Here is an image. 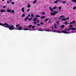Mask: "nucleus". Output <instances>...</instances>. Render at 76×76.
Listing matches in <instances>:
<instances>
[{
    "label": "nucleus",
    "instance_id": "obj_1",
    "mask_svg": "<svg viewBox=\"0 0 76 76\" xmlns=\"http://www.w3.org/2000/svg\"><path fill=\"white\" fill-rule=\"evenodd\" d=\"M73 26L70 25L69 27L70 28L69 29H65L64 31L62 30V32L66 34H70V33H76V31H75L76 30V28H73Z\"/></svg>",
    "mask_w": 76,
    "mask_h": 76
},
{
    "label": "nucleus",
    "instance_id": "obj_2",
    "mask_svg": "<svg viewBox=\"0 0 76 76\" xmlns=\"http://www.w3.org/2000/svg\"><path fill=\"white\" fill-rule=\"evenodd\" d=\"M0 25L1 26H3L4 27H5V28H9L10 30H13V29H16V30H19V28H15V27L13 25H12L11 26L8 25V24L7 23H5L4 24H2L0 23Z\"/></svg>",
    "mask_w": 76,
    "mask_h": 76
},
{
    "label": "nucleus",
    "instance_id": "obj_3",
    "mask_svg": "<svg viewBox=\"0 0 76 76\" xmlns=\"http://www.w3.org/2000/svg\"><path fill=\"white\" fill-rule=\"evenodd\" d=\"M51 30H50L49 29H47L45 30V31L48 32H50V31L52 32H56V30H54V27L53 26H52L51 28Z\"/></svg>",
    "mask_w": 76,
    "mask_h": 76
},
{
    "label": "nucleus",
    "instance_id": "obj_4",
    "mask_svg": "<svg viewBox=\"0 0 76 76\" xmlns=\"http://www.w3.org/2000/svg\"><path fill=\"white\" fill-rule=\"evenodd\" d=\"M56 13H58V12L56 11H54L53 12L51 13V15L53 16H54L55 15H56Z\"/></svg>",
    "mask_w": 76,
    "mask_h": 76
},
{
    "label": "nucleus",
    "instance_id": "obj_5",
    "mask_svg": "<svg viewBox=\"0 0 76 76\" xmlns=\"http://www.w3.org/2000/svg\"><path fill=\"white\" fill-rule=\"evenodd\" d=\"M53 28L54 30H55L56 32V30H54V28H55V29H57V25L56 24H55L54 25V28L53 27Z\"/></svg>",
    "mask_w": 76,
    "mask_h": 76
},
{
    "label": "nucleus",
    "instance_id": "obj_6",
    "mask_svg": "<svg viewBox=\"0 0 76 76\" xmlns=\"http://www.w3.org/2000/svg\"><path fill=\"white\" fill-rule=\"evenodd\" d=\"M38 31H44V29L41 28H39L38 29Z\"/></svg>",
    "mask_w": 76,
    "mask_h": 76
},
{
    "label": "nucleus",
    "instance_id": "obj_7",
    "mask_svg": "<svg viewBox=\"0 0 76 76\" xmlns=\"http://www.w3.org/2000/svg\"><path fill=\"white\" fill-rule=\"evenodd\" d=\"M19 30H22L23 28L21 26H20L18 27Z\"/></svg>",
    "mask_w": 76,
    "mask_h": 76
},
{
    "label": "nucleus",
    "instance_id": "obj_8",
    "mask_svg": "<svg viewBox=\"0 0 76 76\" xmlns=\"http://www.w3.org/2000/svg\"><path fill=\"white\" fill-rule=\"evenodd\" d=\"M29 18L27 16L26 18H25L24 20L25 21H26Z\"/></svg>",
    "mask_w": 76,
    "mask_h": 76
},
{
    "label": "nucleus",
    "instance_id": "obj_9",
    "mask_svg": "<svg viewBox=\"0 0 76 76\" xmlns=\"http://www.w3.org/2000/svg\"><path fill=\"white\" fill-rule=\"evenodd\" d=\"M32 27V26L31 25H30L28 26V28L29 29H31Z\"/></svg>",
    "mask_w": 76,
    "mask_h": 76
},
{
    "label": "nucleus",
    "instance_id": "obj_10",
    "mask_svg": "<svg viewBox=\"0 0 76 76\" xmlns=\"http://www.w3.org/2000/svg\"><path fill=\"white\" fill-rule=\"evenodd\" d=\"M64 16H60V18H58V19H61V18H64Z\"/></svg>",
    "mask_w": 76,
    "mask_h": 76
},
{
    "label": "nucleus",
    "instance_id": "obj_11",
    "mask_svg": "<svg viewBox=\"0 0 76 76\" xmlns=\"http://www.w3.org/2000/svg\"><path fill=\"white\" fill-rule=\"evenodd\" d=\"M49 9L50 10V12H53V10L50 7H49Z\"/></svg>",
    "mask_w": 76,
    "mask_h": 76
},
{
    "label": "nucleus",
    "instance_id": "obj_12",
    "mask_svg": "<svg viewBox=\"0 0 76 76\" xmlns=\"http://www.w3.org/2000/svg\"><path fill=\"white\" fill-rule=\"evenodd\" d=\"M64 23L65 25H67V24H69V23L67 21H66V22H65Z\"/></svg>",
    "mask_w": 76,
    "mask_h": 76
},
{
    "label": "nucleus",
    "instance_id": "obj_13",
    "mask_svg": "<svg viewBox=\"0 0 76 76\" xmlns=\"http://www.w3.org/2000/svg\"><path fill=\"white\" fill-rule=\"evenodd\" d=\"M24 8H22L21 10L23 12H24Z\"/></svg>",
    "mask_w": 76,
    "mask_h": 76
},
{
    "label": "nucleus",
    "instance_id": "obj_14",
    "mask_svg": "<svg viewBox=\"0 0 76 76\" xmlns=\"http://www.w3.org/2000/svg\"><path fill=\"white\" fill-rule=\"evenodd\" d=\"M31 7V5L29 4H28L27 5V8H29Z\"/></svg>",
    "mask_w": 76,
    "mask_h": 76
},
{
    "label": "nucleus",
    "instance_id": "obj_15",
    "mask_svg": "<svg viewBox=\"0 0 76 76\" xmlns=\"http://www.w3.org/2000/svg\"><path fill=\"white\" fill-rule=\"evenodd\" d=\"M20 25V24H17L15 26V27L16 28H18Z\"/></svg>",
    "mask_w": 76,
    "mask_h": 76
},
{
    "label": "nucleus",
    "instance_id": "obj_16",
    "mask_svg": "<svg viewBox=\"0 0 76 76\" xmlns=\"http://www.w3.org/2000/svg\"><path fill=\"white\" fill-rule=\"evenodd\" d=\"M57 2H58V0H56L54 1V3H55V4H57Z\"/></svg>",
    "mask_w": 76,
    "mask_h": 76
},
{
    "label": "nucleus",
    "instance_id": "obj_17",
    "mask_svg": "<svg viewBox=\"0 0 76 76\" xmlns=\"http://www.w3.org/2000/svg\"><path fill=\"white\" fill-rule=\"evenodd\" d=\"M0 12H5V11L3 10H1L0 11Z\"/></svg>",
    "mask_w": 76,
    "mask_h": 76
},
{
    "label": "nucleus",
    "instance_id": "obj_18",
    "mask_svg": "<svg viewBox=\"0 0 76 76\" xmlns=\"http://www.w3.org/2000/svg\"><path fill=\"white\" fill-rule=\"evenodd\" d=\"M37 2V1L36 0H34V1L33 2V3L34 4H35V3H36Z\"/></svg>",
    "mask_w": 76,
    "mask_h": 76
},
{
    "label": "nucleus",
    "instance_id": "obj_19",
    "mask_svg": "<svg viewBox=\"0 0 76 76\" xmlns=\"http://www.w3.org/2000/svg\"><path fill=\"white\" fill-rule=\"evenodd\" d=\"M36 17L37 18H39V17H40V16L38 15H36Z\"/></svg>",
    "mask_w": 76,
    "mask_h": 76
},
{
    "label": "nucleus",
    "instance_id": "obj_20",
    "mask_svg": "<svg viewBox=\"0 0 76 76\" xmlns=\"http://www.w3.org/2000/svg\"><path fill=\"white\" fill-rule=\"evenodd\" d=\"M56 32H57V33H59V34H61V31H60L59 30H58Z\"/></svg>",
    "mask_w": 76,
    "mask_h": 76
},
{
    "label": "nucleus",
    "instance_id": "obj_21",
    "mask_svg": "<svg viewBox=\"0 0 76 76\" xmlns=\"http://www.w3.org/2000/svg\"><path fill=\"white\" fill-rule=\"evenodd\" d=\"M7 12H11V10L10 9H7Z\"/></svg>",
    "mask_w": 76,
    "mask_h": 76
},
{
    "label": "nucleus",
    "instance_id": "obj_22",
    "mask_svg": "<svg viewBox=\"0 0 76 76\" xmlns=\"http://www.w3.org/2000/svg\"><path fill=\"white\" fill-rule=\"evenodd\" d=\"M37 18H35L34 19H33V21H34V22H35V21L36 20H37Z\"/></svg>",
    "mask_w": 76,
    "mask_h": 76
},
{
    "label": "nucleus",
    "instance_id": "obj_23",
    "mask_svg": "<svg viewBox=\"0 0 76 76\" xmlns=\"http://www.w3.org/2000/svg\"><path fill=\"white\" fill-rule=\"evenodd\" d=\"M49 20V18H47L45 20H44V21H45V22H46V21H47V20Z\"/></svg>",
    "mask_w": 76,
    "mask_h": 76
},
{
    "label": "nucleus",
    "instance_id": "obj_24",
    "mask_svg": "<svg viewBox=\"0 0 76 76\" xmlns=\"http://www.w3.org/2000/svg\"><path fill=\"white\" fill-rule=\"evenodd\" d=\"M44 18H45V17L44 16H42V17L40 18V19H44Z\"/></svg>",
    "mask_w": 76,
    "mask_h": 76
},
{
    "label": "nucleus",
    "instance_id": "obj_25",
    "mask_svg": "<svg viewBox=\"0 0 76 76\" xmlns=\"http://www.w3.org/2000/svg\"><path fill=\"white\" fill-rule=\"evenodd\" d=\"M75 23V21H73L72 22L70 23V25H72V23Z\"/></svg>",
    "mask_w": 76,
    "mask_h": 76
},
{
    "label": "nucleus",
    "instance_id": "obj_26",
    "mask_svg": "<svg viewBox=\"0 0 76 76\" xmlns=\"http://www.w3.org/2000/svg\"><path fill=\"white\" fill-rule=\"evenodd\" d=\"M31 17H32V18L34 17V14H31Z\"/></svg>",
    "mask_w": 76,
    "mask_h": 76
},
{
    "label": "nucleus",
    "instance_id": "obj_27",
    "mask_svg": "<svg viewBox=\"0 0 76 76\" xmlns=\"http://www.w3.org/2000/svg\"><path fill=\"white\" fill-rule=\"evenodd\" d=\"M25 15L24 14H23L22 15V18H23V17H25Z\"/></svg>",
    "mask_w": 76,
    "mask_h": 76
},
{
    "label": "nucleus",
    "instance_id": "obj_28",
    "mask_svg": "<svg viewBox=\"0 0 76 76\" xmlns=\"http://www.w3.org/2000/svg\"><path fill=\"white\" fill-rule=\"evenodd\" d=\"M62 20H63V21H65V20H66V19L64 18H62Z\"/></svg>",
    "mask_w": 76,
    "mask_h": 76
},
{
    "label": "nucleus",
    "instance_id": "obj_29",
    "mask_svg": "<svg viewBox=\"0 0 76 76\" xmlns=\"http://www.w3.org/2000/svg\"><path fill=\"white\" fill-rule=\"evenodd\" d=\"M61 2L62 3H66V1H61Z\"/></svg>",
    "mask_w": 76,
    "mask_h": 76
},
{
    "label": "nucleus",
    "instance_id": "obj_30",
    "mask_svg": "<svg viewBox=\"0 0 76 76\" xmlns=\"http://www.w3.org/2000/svg\"><path fill=\"white\" fill-rule=\"evenodd\" d=\"M11 13H15V11L14 10H12L11 11Z\"/></svg>",
    "mask_w": 76,
    "mask_h": 76
},
{
    "label": "nucleus",
    "instance_id": "obj_31",
    "mask_svg": "<svg viewBox=\"0 0 76 76\" xmlns=\"http://www.w3.org/2000/svg\"><path fill=\"white\" fill-rule=\"evenodd\" d=\"M61 27L62 28H64V25H62L61 26Z\"/></svg>",
    "mask_w": 76,
    "mask_h": 76
},
{
    "label": "nucleus",
    "instance_id": "obj_32",
    "mask_svg": "<svg viewBox=\"0 0 76 76\" xmlns=\"http://www.w3.org/2000/svg\"><path fill=\"white\" fill-rule=\"evenodd\" d=\"M72 1L74 3H76V0H72Z\"/></svg>",
    "mask_w": 76,
    "mask_h": 76
},
{
    "label": "nucleus",
    "instance_id": "obj_33",
    "mask_svg": "<svg viewBox=\"0 0 76 76\" xmlns=\"http://www.w3.org/2000/svg\"><path fill=\"white\" fill-rule=\"evenodd\" d=\"M45 12H42L41 13L42 15H45Z\"/></svg>",
    "mask_w": 76,
    "mask_h": 76
},
{
    "label": "nucleus",
    "instance_id": "obj_34",
    "mask_svg": "<svg viewBox=\"0 0 76 76\" xmlns=\"http://www.w3.org/2000/svg\"><path fill=\"white\" fill-rule=\"evenodd\" d=\"M24 30L25 31L27 30H29V29L28 28H26L24 29Z\"/></svg>",
    "mask_w": 76,
    "mask_h": 76
},
{
    "label": "nucleus",
    "instance_id": "obj_35",
    "mask_svg": "<svg viewBox=\"0 0 76 76\" xmlns=\"http://www.w3.org/2000/svg\"><path fill=\"white\" fill-rule=\"evenodd\" d=\"M58 8L59 9V10L60 11L61 10V7H58Z\"/></svg>",
    "mask_w": 76,
    "mask_h": 76
},
{
    "label": "nucleus",
    "instance_id": "obj_36",
    "mask_svg": "<svg viewBox=\"0 0 76 76\" xmlns=\"http://www.w3.org/2000/svg\"><path fill=\"white\" fill-rule=\"evenodd\" d=\"M57 7H53V9H56Z\"/></svg>",
    "mask_w": 76,
    "mask_h": 76
},
{
    "label": "nucleus",
    "instance_id": "obj_37",
    "mask_svg": "<svg viewBox=\"0 0 76 76\" xmlns=\"http://www.w3.org/2000/svg\"><path fill=\"white\" fill-rule=\"evenodd\" d=\"M76 9V7H74L73 8V10H75Z\"/></svg>",
    "mask_w": 76,
    "mask_h": 76
},
{
    "label": "nucleus",
    "instance_id": "obj_38",
    "mask_svg": "<svg viewBox=\"0 0 76 76\" xmlns=\"http://www.w3.org/2000/svg\"><path fill=\"white\" fill-rule=\"evenodd\" d=\"M32 19V18H30L29 19H28V20L29 21H30V20H31Z\"/></svg>",
    "mask_w": 76,
    "mask_h": 76
},
{
    "label": "nucleus",
    "instance_id": "obj_39",
    "mask_svg": "<svg viewBox=\"0 0 76 76\" xmlns=\"http://www.w3.org/2000/svg\"><path fill=\"white\" fill-rule=\"evenodd\" d=\"M69 19V17H68V18H67L66 19V20H68Z\"/></svg>",
    "mask_w": 76,
    "mask_h": 76
},
{
    "label": "nucleus",
    "instance_id": "obj_40",
    "mask_svg": "<svg viewBox=\"0 0 76 76\" xmlns=\"http://www.w3.org/2000/svg\"><path fill=\"white\" fill-rule=\"evenodd\" d=\"M39 20H37V23H39Z\"/></svg>",
    "mask_w": 76,
    "mask_h": 76
},
{
    "label": "nucleus",
    "instance_id": "obj_41",
    "mask_svg": "<svg viewBox=\"0 0 76 76\" xmlns=\"http://www.w3.org/2000/svg\"><path fill=\"white\" fill-rule=\"evenodd\" d=\"M34 23V24L35 25V24H36V23H37V22H36L35 21H34V22H33Z\"/></svg>",
    "mask_w": 76,
    "mask_h": 76
},
{
    "label": "nucleus",
    "instance_id": "obj_42",
    "mask_svg": "<svg viewBox=\"0 0 76 76\" xmlns=\"http://www.w3.org/2000/svg\"><path fill=\"white\" fill-rule=\"evenodd\" d=\"M35 27V26H33V27L32 26V27L31 28H32V29H34V28Z\"/></svg>",
    "mask_w": 76,
    "mask_h": 76
},
{
    "label": "nucleus",
    "instance_id": "obj_43",
    "mask_svg": "<svg viewBox=\"0 0 76 76\" xmlns=\"http://www.w3.org/2000/svg\"><path fill=\"white\" fill-rule=\"evenodd\" d=\"M12 4H15V2H12L11 3Z\"/></svg>",
    "mask_w": 76,
    "mask_h": 76
},
{
    "label": "nucleus",
    "instance_id": "obj_44",
    "mask_svg": "<svg viewBox=\"0 0 76 76\" xmlns=\"http://www.w3.org/2000/svg\"><path fill=\"white\" fill-rule=\"evenodd\" d=\"M27 12H29V9H28L27 10Z\"/></svg>",
    "mask_w": 76,
    "mask_h": 76
},
{
    "label": "nucleus",
    "instance_id": "obj_45",
    "mask_svg": "<svg viewBox=\"0 0 76 76\" xmlns=\"http://www.w3.org/2000/svg\"><path fill=\"white\" fill-rule=\"evenodd\" d=\"M40 24H41L42 25H44V23H43L42 22H41V23H40Z\"/></svg>",
    "mask_w": 76,
    "mask_h": 76
},
{
    "label": "nucleus",
    "instance_id": "obj_46",
    "mask_svg": "<svg viewBox=\"0 0 76 76\" xmlns=\"http://www.w3.org/2000/svg\"><path fill=\"white\" fill-rule=\"evenodd\" d=\"M7 3H8V4L10 3V2H9V1H7Z\"/></svg>",
    "mask_w": 76,
    "mask_h": 76
},
{
    "label": "nucleus",
    "instance_id": "obj_47",
    "mask_svg": "<svg viewBox=\"0 0 76 76\" xmlns=\"http://www.w3.org/2000/svg\"><path fill=\"white\" fill-rule=\"evenodd\" d=\"M37 26H40V24H37Z\"/></svg>",
    "mask_w": 76,
    "mask_h": 76
},
{
    "label": "nucleus",
    "instance_id": "obj_48",
    "mask_svg": "<svg viewBox=\"0 0 76 76\" xmlns=\"http://www.w3.org/2000/svg\"><path fill=\"white\" fill-rule=\"evenodd\" d=\"M30 31H34V29H30Z\"/></svg>",
    "mask_w": 76,
    "mask_h": 76
},
{
    "label": "nucleus",
    "instance_id": "obj_49",
    "mask_svg": "<svg viewBox=\"0 0 76 76\" xmlns=\"http://www.w3.org/2000/svg\"><path fill=\"white\" fill-rule=\"evenodd\" d=\"M28 17H30V14H28Z\"/></svg>",
    "mask_w": 76,
    "mask_h": 76
},
{
    "label": "nucleus",
    "instance_id": "obj_50",
    "mask_svg": "<svg viewBox=\"0 0 76 76\" xmlns=\"http://www.w3.org/2000/svg\"><path fill=\"white\" fill-rule=\"evenodd\" d=\"M5 7H6V6H3V8H5Z\"/></svg>",
    "mask_w": 76,
    "mask_h": 76
},
{
    "label": "nucleus",
    "instance_id": "obj_51",
    "mask_svg": "<svg viewBox=\"0 0 76 76\" xmlns=\"http://www.w3.org/2000/svg\"><path fill=\"white\" fill-rule=\"evenodd\" d=\"M69 3H68L67 4H66V5L67 6H68V5H69Z\"/></svg>",
    "mask_w": 76,
    "mask_h": 76
},
{
    "label": "nucleus",
    "instance_id": "obj_52",
    "mask_svg": "<svg viewBox=\"0 0 76 76\" xmlns=\"http://www.w3.org/2000/svg\"><path fill=\"white\" fill-rule=\"evenodd\" d=\"M56 23H57V24H58V22H56Z\"/></svg>",
    "mask_w": 76,
    "mask_h": 76
},
{
    "label": "nucleus",
    "instance_id": "obj_53",
    "mask_svg": "<svg viewBox=\"0 0 76 76\" xmlns=\"http://www.w3.org/2000/svg\"><path fill=\"white\" fill-rule=\"evenodd\" d=\"M2 1H4V0H2Z\"/></svg>",
    "mask_w": 76,
    "mask_h": 76
},
{
    "label": "nucleus",
    "instance_id": "obj_54",
    "mask_svg": "<svg viewBox=\"0 0 76 76\" xmlns=\"http://www.w3.org/2000/svg\"><path fill=\"white\" fill-rule=\"evenodd\" d=\"M69 4H71V2H69Z\"/></svg>",
    "mask_w": 76,
    "mask_h": 76
},
{
    "label": "nucleus",
    "instance_id": "obj_55",
    "mask_svg": "<svg viewBox=\"0 0 76 76\" xmlns=\"http://www.w3.org/2000/svg\"><path fill=\"white\" fill-rule=\"evenodd\" d=\"M50 22V20H49L48 21V22Z\"/></svg>",
    "mask_w": 76,
    "mask_h": 76
},
{
    "label": "nucleus",
    "instance_id": "obj_56",
    "mask_svg": "<svg viewBox=\"0 0 76 76\" xmlns=\"http://www.w3.org/2000/svg\"><path fill=\"white\" fill-rule=\"evenodd\" d=\"M12 0H10V1H11Z\"/></svg>",
    "mask_w": 76,
    "mask_h": 76
},
{
    "label": "nucleus",
    "instance_id": "obj_57",
    "mask_svg": "<svg viewBox=\"0 0 76 76\" xmlns=\"http://www.w3.org/2000/svg\"><path fill=\"white\" fill-rule=\"evenodd\" d=\"M59 0V1H60V0Z\"/></svg>",
    "mask_w": 76,
    "mask_h": 76
}]
</instances>
